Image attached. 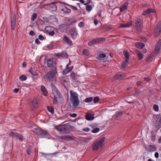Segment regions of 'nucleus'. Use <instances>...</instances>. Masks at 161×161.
Masks as SVG:
<instances>
[{
    "label": "nucleus",
    "instance_id": "b1692460",
    "mask_svg": "<svg viewBox=\"0 0 161 161\" xmlns=\"http://www.w3.org/2000/svg\"><path fill=\"white\" fill-rule=\"evenodd\" d=\"M106 57V55L105 53H101L99 54V56L97 58V59L100 61L103 60V58Z\"/></svg>",
    "mask_w": 161,
    "mask_h": 161
},
{
    "label": "nucleus",
    "instance_id": "393cba45",
    "mask_svg": "<svg viewBox=\"0 0 161 161\" xmlns=\"http://www.w3.org/2000/svg\"><path fill=\"white\" fill-rule=\"evenodd\" d=\"M126 76V75L125 74H117L115 75V78L117 79V80H119L121 79Z\"/></svg>",
    "mask_w": 161,
    "mask_h": 161
},
{
    "label": "nucleus",
    "instance_id": "4c0bfd02",
    "mask_svg": "<svg viewBox=\"0 0 161 161\" xmlns=\"http://www.w3.org/2000/svg\"><path fill=\"white\" fill-rule=\"evenodd\" d=\"M37 16V15L36 13H33L31 16V20L32 21H34L36 18Z\"/></svg>",
    "mask_w": 161,
    "mask_h": 161
},
{
    "label": "nucleus",
    "instance_id": "dca6fc26",
    "mask_svg": "<svg viewBox=\"0 0 161 161\" xmlns=\"http://www.w3.org/2000/svg\"><path fill=\"white\" fill-rule=\"evenodd\" d=\"M132 23L133 22L132 21H130L126 24H120L119 25V27L120 28H126L129 27L132 25Z\"/></svg>",
    "mask_w": 161,
    "mask_h": 161
},
{
    "label": "nucleus",
    "instance_id": "f257e3e1",
    "mask_svg": "<svg viewBox=\"0 0 161 161\" xmlns=\"http://www.w3.org/2000/svg\"><path fill=\"white\" fill-rule=\"evenodd\" d=\"M70 99L69 105H71L74 107L77 106L79 103V100L78 99V95L76 92L71 90L69 91Z\"/></svg>",
    "mask_w": 161,
    "mask_h": 161
},
{
    "label": "nucleus",
    "instance_id": "9d476101",
    "mask_svg": "<svg viewBox=\"0 0 161 161\" xmlns=\"http://www.w3.org/2000/svg\"><path fill=\"white\" fill-rule=\"evenodd\" d=\"M69 32L72 38L75 39L77 37L78 33L75 29H72L69 31Z\"/></svg>",
    "mask_w": 161,
    "mask_h": 161
},
{
    "label": "nucleus",
    "instance_id": "cd10ccee",
    "mask_svg": "<svg viewBox=\"0 0 161 161\" xmlns=\"http://www.w3.org/2000/svg\"><path fill=\"white\" fill-rule=\"evenodd\" d=\"M136 52L137 54L139 60H141L143 58L142 54L137 50L136 51Z\"/></svg>",
    "mask_w": 161,
    "mask_h": 161
},
{
    "label": "nucleus",
    "instance_id": "ddd939ff",
    "mask_svg": "<svg viewBox=\"0 0 161 161\" xmlns=\"http://www.w3.org/2000/svg\"><path fill=\"white\" fill-rule=\"evenodd\" d=\"M60 138L64 140L69 141L73 139L74 137L71 135H65L60 136Z\"/></svg>",
    "mask_w": 161,
    "mask_h": 161
},
{
    "label": "nucleus",
    "instance_id": "e433bc0d",
    "mask_svg": "<svg viewBox=\"0 0 161 161\" xmlns=\"http://www.w3.org/2000/svg\"><path fill=\"white\" fill-rule=\"evenodd\" d=\"M150 151L151 152H154L156 150V147L154 145H150Z\"/></svg>",
    "mask_w": 161,
    "mask_h": 161
},
{
    "label": "nucleus",
    "instance_id": "aec40b11",
    "mask_svg": "<svg viewBox=\"0 0 161 161\" xmlns=\"http://www.w3.org/2000/svg\"><path fill=\"white\" fill-rule=\"evenodd\" d=\"M31 103L32 106L34 108H37L38 107V105L36 98H34L33 99Z\"/></svg>",
    "mask_w": 161,
    "mask_h": 161
},
{
    "label": "nucleus",
    "instance_id": "ea45409f",
    "mask_svg": "<svg viewBox=\"0 0 161 161\" xmlns=\"http://www.w3.org/2000/svg\"><path fill=\"white\" fill-rule=\"evenodd\" d=\"M153 108L154 110L156 112H158L159 110L158 106L157 104H154L153 106Z\"/></svg>",
    "mask_w": 161,
    "mask_h": 161
},
{
    "label": "nucleus",
    "instance_id": "37998d69",
    "mask_svg": "<svg viewBox=\"0 0 161 161\" xmlns=\"http://www.w3.org/2000/svg\"><path fill=\"white\" fill-rule=\"evenodd\" d=\"M97 40L98 43L104 41L106 40L105 38L104 37H101L97 38Z\"/></svg>",
    "mask_w": 161,
    "mask_h": 161
},
{
    "label": "nucleus",
    "instance_id": "6ab92c4d",
    "mask_svg": "<svg viewBox=\"0 0 161 161\" xmlns=\"http://www.w3.org/2000/svg\"><path fill=\"white\" fill-rule=\"evenodd\" d=\"M101 28L104 31H109L111 30L112 29V28L111 26L105 25H101Z\"/></svg>",
    "mask_w": 161,
    "mask_h": 161
},
{
    "label": "nucleus",
    "instance_id": "f8f14e48",
    "mask_svg": "<svg viewBox=\"0 0 161 161\" xmlns=\"http://www.w3.org/2000/svg\"><path fill=\"white\" fill-rule=\"evenodd\" d=\"M16 17L15 15H14L11 18V27L12 29L14 30L16 24Z\"/></svg>",
    "mask_w": 161,
    "mask_h": 161
},
{
    "label": "nucleus",
    "instance_id": "7c9ffc66",
    "mask_svg": "<svg viewBox=\"0 0 161 161\" xmlns=\"http://www.w3.org/2000/svg\"><path fill=\"white\" fill-rule=\"evenodd\" d=\"M129 63L128 62V60H125L122 63L121 66V68H125L126 65L128 64Z\"/></svg>",
    "mask_w": 161,
    "mask_h": 161
},
{
    "label": "nucleus",
    "instance_id": "de8ad7c7",
    "mask_svg": "<svg viewBox=\"0 0 161 161\" xmlns=\"http://www.w3.org/2000/svg\"><path fill=\"white\" fill-rule=\"evenodd\" d=\"M123 115L122 113L121 112H117L116 113V116L117 118H120Z\"/></svg>",
    "mask_w": 161,
    "mask_h": 161
},
{
    "label": "nucleus",
    "instance_id": "c9c22d12",
    "mask_svg": "<svg viewBox=\"0 0 161 161\" xmlns=\"http://www.w3.org/2000/svg\"><path fill=\"white\" fill-rule=\"evenodd\" d=\"M62 58H67L68 56V55L67 52L65 51H63L61 53Z\"/></svg>",
    "mask_w": 161,
    "mask_h": 161
},
{
    "label": "nucleus",
    "instance_id": "39448f33",
    "mask_svg": "<svg viewBox=\"0 0 161 161\" xmlns=\"http://www.w3.org/2000/svg\"><path fill=\"white\" fill-rule=\"evenodd\" d=\"M161 31V21H160L157 25V27L155 29V32L154 36L155 37L158 36L160 33Z\"/></svg>",
    "mask_w": 161,
    "mask_h": 161
},
{
    "label": "nucleus",
    "instance_id": "e2e57ef3",
    "mask_svg": "<svg viewBox=\"0 0 161 161\" xmlns=\"http://www.w3.org/2000/svg\"><path fill=\"white\" fill-rule=\"evenodd\" d=\"M27 153L28 154H30L31 153V149L30 147H29L26 150Z\"/></svg>",
    "mask_w": 161,
    "mask_h": 161
},
{
    "label": "nucleus",
    "instance_id": "f03ea898",
    "mask_svg": "<svg viewBox=\"0 0 161 161\" xmlns=\"http://www.w3.org/2000/svg\"><path fill=\"white\" fill-rule=\"evenodd\" d=\"M57 68L55 67L52 68L51 70L47 73L44 76V78L47 81H50L52 83L56 82V79L54 78L57 73Z\"/></svg>",
    "mask_w": 161,
    "mask_h": 161
},
{
    "label": "nucleus",
    "instance_id": "864d4df0",
    "mask_svg": "<svg viewBox=\"0 0 161 161\" xmlns=\"http://www.w3.org/2000/svg\"><path fill=\"white\" fill-rule=\"evenodd\" d=\"M140 93V92L138 90H137L135 92V93L133 95L136 97H137L138 96H139Z\"/></svg>",
    "mask_w": 161,
    "mask_h": 161
},
{
    "label": "nucleus",
    "instance_id": "4468645a",
    "mask_svg": "<svg viewBox=\"0 0 161 161\" xmlns=\"http://www.w3.org/2000/svg\"><path fill=\"white\" fill-rule=\"evenodd\" d=\"M71 79L73 81H76L78 79V76L76 73L74 72H72L70 75Z\"/></svg>",
    "mask_w": 161,
    "mask_h": 161
},
{
    "label": "nucleus",
    "instance_id": "052dcab7",
    "mask_svg": "<svg viewBox=\"0 0 161 161\" xmlns=\"http://www.w3.org/2000/svg\"><path fill=\"white\" fill-rule=\"evenodd\" d=\"M43 19L45 22H48L49 21V19L48 18L46 17H44L43 18Z\"/></svg>",
    "mask_w": 161,
    "mask_h": 161
},
{
    "label": "nucleus",
    "instance_id": "13d9d810",
    "mask_svg": "<svg viewBox=\"0 0 161 161\" xmlns=\"http://www.w3.org/2000/svg\"><path fill=\"white\" fill-rule=\"evenodd\" d=\"M156 118L158 119L157 120L158 121L160 124H161V117L159 115H158L156 116Z\"/></svg>",
    "mask_w": 161,
    "mask_h": 161
},
{
    "label": "nucleus",
    "instance_id": "4be33fe9",
    "mask_svg": "<svg viewBox=\"0 0 161 161\" xmlns=\"http://www.w3.org/2000/svg\"><path fill=\"white\" fill-rule=\"evenodd\" d=\"M86 119L88 121L92 120L94 119V117L92 114H88L86 115Z\"/></svg>",
    "mask_w": 161,
    "mask_h": 161
},
{
    "label": "nucleus",
    "instance_id": "49530a36",
    "mask_svg": "<svg viewBox=\"0 0 161 161\" xmlns=\"http://www.w3.org/2000/svg\"><path fill=\"white\" fill-rule=\"evenodd\" d=\"M17 133H14L13 132H10L9 133V135L13 137H15L17 135Z\"/></svg>",
    "mask_w": 161,
    "mask_h": 161
},
{
    "label": "nucleus",
    "instance_id": "a18cd8bd",
    "mask_svg": "<svg viewBox=\"0 0 161 161\" xmlns=\"http://www.w3.org/2000/svg\"><path fill=\"white\" fill-rule=\"evenodd\" d=\"M78 26L80 28L84 27L85 26L84 22L83 21L80 22L78 24Z\"/></svg>",
    "mask_w": 161,
    "mask_h": 161
},
{
    "label": "nucleus",
    "instance_id": "8fccbe9b",
    "mask_svg": "<svg viewBox=\"0 0 161 161\" xmlns=\"http://www.w3.org/2000/svg\"><path fill=\"white\" fill-rule=\"evenodd\" d=\"M99 131V129L98 128H96L93 129L92 132L93 133H96L98 132Z\"/></svg>",
    "mask_w": 161,
    "mask_h": 161
},
{
    "label": "nucleus",
    "instance_id": "20e7f679",
    "mask_svg": "<svg viewBox=\"0 0 161 161\" xmlns=\"http://www.w3.org/2000/svg\"><path fill=\"white\" fill-rule=\"evenodd\" d=\"M53 93L54 96V99L53 100V103L56 104L58 99L59 98H61L62 94L57 89H54L53 91Z\"/></svg>",
    "mask_w": 161,
    "mask_h": 161
},
{
    "label": "nucleus",
    "instance_id": "5fc2aeb1",
    "mask_svg": "<svg viewBox=\"0 0 161 161\" xmlns=\"http://www.w3.org/2000/svg\"><path fill=\"white\" fill-rule=\"evenodd\" d=\"M53 45L52 43H50L49 44L47 45V48L50 49H51L53 47Z\"/></svg>",
    "mask_w": 161,
    "mask_h": 161
},
{
    "label": "nucleus",
    "instance_id": "a211bd4d",
    "mask_svg": "<svg viewBox=\"0 0 161 161\" xmlns=\"http://www.w3.org/2000/svg\"><path fill=\"white\" fill-rule=\"evenodd\" d=\"M129 3L127 2L125 3L124 5L122 6L120 8V10L121 12H122L128 9V7Z\"/></svg>",
    "mask_w": 161,
    "mask_h": 161
},
{
    "label": "nucleus",
    "instance_id": "3c124183",
    "mask_svg": "<svg viewBox=\"0 0 161 161\" xmlns=\"http://www.w3.org/2000/svg\"><path fill=\"white\" fill-rule=\"evenodd\" d=\"M153 54H151L147 58L146 61H150L151 59H152L153 58Z\"/></svg>",
    "mask_w": 161,
    "mask_h": 161
},
{
    "label": "nucleus",
    "instance_id": "774afa93",
    "mask_svg": "<svg viewBox=\"0 0 161 161\" xmlns=\"http://www.w3.org/2000/svg\"><path fill=\"white\" fill-rule=\"evenodd\" d=\"M35 42L37 44H39L40 43V41L37 38L35 40Z\"/></svg>",
    "mask_w": 161,
    "mask_h": 161
},
{
    "label": "nucleus",
    "instance_id": "72a5a7b5",
    "mask_svg": "<svg viewBox=\"0 0 161 161\" xmlns=\"http://www.w3.org/2000/svg\"><path fill=\"white\" fill-rule=\"evenodd\" d=\"M48 110L52 114H53L54 112V109L53 107L52 106H48L47 107Z\"/></svg>",
    "mask_w": 161,
    "mask_h": 161
},
{
    "label": "nucleus",
    "instance_id": "69168bd1",
    "mask_svg": "<svg viewBox=\"0 0 161 161\" xmlns=\"http://www.w3.org/2000/svg\"><path fill=\"white\" fill-rule=\"evenodd\" d=\"M29 35L31 36H33L35 35V33L33 31H31L29 33Z\"/></svg>",
    "mask_w": 161,
    "mask_h": 161
},
{
    "label": "nucleus",
    "instance_id": "f704fd0d",
    "mask_svg": "<svg viewBox=\"0 0 161 161\" xmlns=\"http://www.w3.org/2000/svg\"><path fill=\"white\" fill-rule=\"evenodd\" d=\"M83 55L86 56H89L90 54L89 50L87 49H84L83 50Z\"/></svg>",
    "mask_w": 161,
    "mask_h": 161
},
{
    "label": "nucleus",
    "instance_id": "338daca9",
    "mask_svg": "<svg viewBox=\"0 0 161 161\" xmlns=\"http://www.w3.org/2000/svg\"><path fill=\"white\" fill-rule=\"evenodd\" d=\"M56 56L58 58H61V53H57L56 54Z\"/></svg>",
    "mask_w": 161,
    "mask_h": 161
},
{
    "label": "nucleus",
    "instance_id": "c85d7f7f",
    "mask_svg": "<svg viewBox=\"0 0 161 161\" xmlns=\"http://www.w3.org/2000/svg\"><path fill=\"white\" fill-rule=\"evenodd\" d=\"M145 44L141 42L136 44V47L139 49L142 48L145 46Z\"/></svg>",
    "mask_w": 161,
    "mask_h": 161
},
{
    "label": "nucleus",
    "instance_id": "603ef678",
    "mask_svg": "<svg viewBox=\"0 0 161 161\" xmlns=\"http://www.w3.org/2000/svg\"><path fill=\"white\" fill-rule=\"evenodd\" d=\"M86 9L88 11H91L92 9V7L91 6L88 5L86 6Z\"/></svg>",
    "mask_w": 161,
    "mask_h": 161
},
{
    "label": "nucleus",
    "instance_id": "f3484780",
    "mask_svg": "<svg viewBox=\"0 0 161 161\" xmlns=\"http://www.w3.org/2000/svg\"><path fill=\"white\" fill-rule=\"evenodd\" d=\"M155 12V10L152 8H149L145 11L142 14V15L144 16H146L150 13H153Z\"/></svg>",
    "mask_w": 161,
    "mask_h": 161
},
{
    "label": "nucleus",
    "instance_id": "58836bf2",
    "mask_svg": "<svg viewBox=\"0 0 161 161\" xmlns=\"http://www.w3.org/2000/svg\"><path fill=\"white\" fill-rule=\"evenodd\" d=\"M15 137H16L17 139H19L20 140L22 141L23 140V136L17 133Z\"/></svg>",
    "mask_w": 161,
    "mask_h": 161
},
{
    "label": "nucleus",
    "instance_id": "412c9836",
    "mask_svg": "<svg viewBox=\"0 0 161 161\" xmlns=\"http://www.w3.org/2000/svg\"><path fill=\"white\" fill-rule=\"evenodd\" d=\"M61 10L64 13L66 14H69L71 12L70 9H68L64 6L62 7Z\"/></svg>",
    "mask_w": 161,
    "mask_h": 161
},
{
    "label": "nucleus",
    "instance_id": "6e6d98bb",
    "mask_svg": "<svg viewBox=\"0 0 161 161\" xmlns=\"http://www.w3.org/2000/svg\"><path fill=\"white\" fill-rule=\"evenodd\" d=\"M69 21L70 22L69 23H68L67 24L68 25H70L72 24L75 22V21H74L73 20H72L71 19H69Z\"/></svg>",
    "mask_w": 161,
    "mask_h": 161
},
{
    "label": "nucleus",
    "instance_id": "4d7b16f0",
    "mask_svg": "<svg viewBox=\"0 0 161 161\" xmlns=\"http://www.w3.org/2000/svg\"><path fill=\"white\" fill-rule=\"evenodd\" d=\"M69 116L70 117L75 118V117L77 116V114H76L73 113V114H69Z\"/></svg>",
    "mask_w": 161,
    "mask_h": 161
},
{
    "label": "nucleus",
    "instance_id": "0e129e2a",
    "mask_svg": "<svg viewBox=\"0 0 161 161\" xmlns=\"http://www.w3.org/2000/svg\"><path fill=\"white\" fill-rule=\"evenodd\" d=\"M39 38L41 40H43L44 39V37L42 35H40L39 36Z\"/></svg>",
    "mask_w": 161,
    "mask_h": 161
},
{
    "label": "nucleus",
    "instance_id": "0eeeda50",
    "mask_svg": "<svg viewBox=\"0 0 161 161\" xmlns=\"http://www.w3.org/2000/svg\"><path fill=\"white\" fill-rule=\"evenodd\" d=\"M56 129L61 134L65 133L67 131L66 126L64 125L57 126L55 127Z\"/></svg>",
    "mask_w": 161,
    "mask_h": 161
},
{
    "label": "nucleus",
    "instance_id": "c756f323",
    "mask_svg": "<svg viewBox=\"0 0 161 161\" xmlns=\"http://www.w3.org/2000/svg\"><path fill=\"white\" fill-rule=\"evenodd\" d=\"M123 54L125 57V60H128L129 58V52L127 51H125L124 52Z\"/></svg>",
    "mask_w": 161,
    "mask_h": 161
},
{
    "label": "nucleus",
    "instance_id": "79ce46f5",
    "mask_svg": "<svg viewBox=\"0 0 161 161\" xmlns=\"http://www.w3.org/2000/svg\"><path fill=\"white\" fill-rule=\"evenodd\" d=\"M99 100V98L98 97H95L94 98L93 102L95 103H97Z\"/></svg>",
    "mask_w": 161,
    "mask_h": 161
},
{
    "label": "nucleus",
    "instance_id": "9b49d317",
    "mask_svg": "<svg viewBox=\"0 0 161 161\" xmlns=\"http://www.w3.org/2000/svg\"><path fill=\"white\" fill-rule=\"evenodd\" d=\"M70 60H69V62L68 64H67L66 66V68L63 71V74H66L69 71H71L73 68V66H72L70 67H69V65L70 63Z\"/></svg>",
    "mask_w": 161,
    "mask_h": 161
},
{
    "label": "nucleus",
    "instance_id": "5701e85b",
    "mask_svg": "<svg viewBox=\"0 0 161 161\" xmlns=\"http://www.w3.org/2000/svg\"><path fill=\"white\" fill-rule=\"evenodd\" d=\"M41 91L44 95L46 96L47 95L48 92H47V90L44 86L42 85L41 86Z\"/></svg>",
    "mask_w": 161,
    "mask_h": 161
},
{
    "label": "nucleus",
    "instance_id": "bb28decb",
    "mask_svg": "<svg viewBox=\"0 0 161 161\" xmlns=\"http://www.w3.org/2000/svg\"><path fill=\"white\" fill-rule=\"evenodd\" d=\"M161 47V44L158 43L156 45L155 47L154 52L155 53L158 52L159 51Z\"/></svg>",
    "mask_w": 161,
    "mask_h": 161
},
{
    "label": "nucleus",
    "instance_id": "680f3d73",
    "mask_svg": "<svg viewBox=\"0 0 161 161\" xmlns=\"http://www.w3.org/2000/svg\"><path fill=\"white\" fill-rule=\"evenodd\" d=\"M83 131L85 132H88L90 130V129L88 127H86L82 129Z\"/></svg>",
    "mask_w": 161,
    "mask_h": 161
},
{
    "label": "nucleus",
    "instance_id": "423d86ee",
    "mask_svg": "<svg viewBox=\"0 0 161 161\" xmlns=\"http://www.w3.org/2000/svg\"><path fill=\"white\" fill-rule=\"evenodd\" d=\"M55 28L53 27L47 26L45 28L46 31L50 36H53L54 34V30Z\"/></svg>",
    "mask_w": 161,
    "mask_h": 161
},
{
    "label": "nucleus",
    "instance_id": "c03bdc74",
    "mask_svg": "<svg viewBox=\"0 0 161 161\" xmlns=\"http://www.w3.org/2000/svg\"><path fill=\"white\" fill-rule=\"evenodd\" d=\"M97 40L98 43L104 41L106 40L105 38L104 37H101L97 38Z\"/></svg>",
    "mask_w": 161,
    "mask_h": 161
},
{
    "label": "nucleus",
    "instance_id": "a878e982",
    "mask_svg": "<svg viewBox=\"0 0 161 161\" xmlns=\"http://www.w3.org/2000/svg\"><path fill=\"white\" fill-rule=\"evenodd\" d=\"M29 71L31 74L34 76H37L38 75V73L33 70L31 68L29 70Z\"/></svg>",
    "mask_w": 161,
    "mask_h": 161
},
{
    "label": "nucleus",
    "instance_id": "bf43d9fd",
    "mask_svg": "<svg viewBox=\"0 0 161 161\" xmlns=\"http://www.w3.org/2000/svg\"><path fill=\"white\" fill-rule=\"evenodd\" d=\"M156 139V136L154 135H152L151 137V139L152 141L154 142Z\"/></svg>",
    "mask_w": 161,
    "mask_h": 161
},
{
    "label": "nucleus",
    "instance_id": "2f4dec72",
    "mask_svg": "<svg viewBox=\"0 0 161 161\" xmlns=\"http://www.w3.org/2000/svg\"><path fill=\"white\" fill-rule=\"evenodd\" d=\"M54 63V62L53 61V59H49L47 61V65L49 67H51Z\"/></svg>",
    "mask_w": 161,
    "mask_h": 161
},
{
    "label": "nucleus",
    "instance_id": "09e8293b",
    "mask_svg": "<svg viewBox=\"0 0 161 161\" xmlns=\"http://www.w3.org/2000/svg\"><path fill=\"white\" fill-rule=\"evenodd\" d=\"M95 41L94 40V39L92 40L91 41L89 42L88 43V45L89 46H91L92 45H93L95 44Z\"/></svg>",
    "mask_w": 161,
    "mask_h": 161
},
{
    "label": "nucleus",
    "instance_id": "a19ab883",
    "mask_svg": "<svg viewBox=\"0 0 161 161\" xmlns=\"http://www.w3.org/2000/svg\"><path fill=\"white\" fill-rule=\"evenodd\" d=\"M93 98L92 97H89L86 98L85 99V102L86 103H90L92 101Z\"/></svg>",
    "mask_w": 161,
    "mask_h": 161
},
{
    "label": "nucleus",
    "instance_id": "6e6552de",
    "mask_svg": "<svg viewBox=\"0 0 161 161\" xmlns=\"http://www.w3.org/2000/svg\"><path fill=\"white\" fill-rule=\"evenodd\" d=\"M135 25V28L137 32H140L142 30L141 27L142 20L140 18H139L136 20Z\"/></svg>",
    "mask_w": 161,
    "mask_h": 161
},
{
    "label": "nucleus",
    "instance_id": "2eb2a0df",
    "mask_svg": "<svg viewBox=\"0 0 161 161\" xmlns=\"http://www.w3.org/2000/svg\"><path fill=\"white\" fill-rule=\"evenodd\" d=\"M63 40L68 45L71 46L73 44L72 42L70 39L66 36H64L63 37Z\"/></svg>",
    "mask_w": 161,
    "mask_h": 161
},
{
    "label": "nucleus",
    "instance_id": "1a4fd4ad",
    "mask_svg": "<svg viewBox=\"0 0 161 161\" xmlns=\"http://www.w3.org/2000/svg\"><path fill=\"white\" fill-rule=\"evenodd\" d=\"M35 130L39 132L41 136L43 137L48 138L50 136V135L45 130H40L36 128Z\"/></svg>",
    "mask_w": 161,
    "mask_h": 161
},
{
    "label": "nucleus",
    "instance_id": "473e14b6",
    "mask_svg": "<svg viewBox=\"0 0 161 161\" xmlns=\"http://www.w3.org/2000/svg\"><path fill=\"white\" fill-rule=\"evenodd\" d=\"M27 76L24 75H22L19 77V79L22 81L25 80L27 79Z\"/></svg>",
    "mask_w": 161,
    "mask_h": 161
},
{
    "label": "nucleus",
    "instance_id": "7ed1b4c3",
    "mask_svg": "<svg viewBox=\"0 0 161 161\" xmlns=\"http://www.w3.org/2000/svg\"><path fill=\"white\" fill-rule=\"evenodd\" d=\"M104 137H102L99 141L94 143L92 145V149L94 150H97L101 148L104 145L103 142L105 141Z\"/></svg>",
    "mask_w": 161,
    "mask_h": 161
}]
</instances>
